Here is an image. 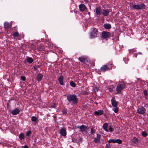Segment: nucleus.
I'll return each instance as SVG.
<instances>
[{
	"instance_id": "obj_1",
	"label": "nucleus",
	"mask_w": 148,
	"mask_h": 148,
	"mask_svg": "<svg viewBox=\"0 0 148 148\" xmlns=\"http://www.w3.org/2000/svg\"><path fill=\"white\" fill-rule=\"evenodd\" d=\"M67 99L69 103L72 101L73 103L75 105L77 104L78 101V99L75 95H69L67 96Z\"/></svg>"
},
{
	"instance_id": "obj_2",
	"label": "nucleus",
	"mask_w": 148,
	"mask_h": 148,
	"mask_svg": "<svg viewBox=\"0 0 148 148\" xmlns=\"http://www.w3.org/2000/svg\"><path fill=\"white\" fill-rule=\"evenodd\" d=\"M98 32L97 29L96 28L92 29L90 34V38H93L97 37V35L98 34Z\"/></svg>"
},
{
	"instance_id": "obj_3",
	"label": "nucleus",
	"mask_w": 148,
	"mask_h": 148,
	"mask_svg": "<svg viewBox=\"0 0 148 148\" xmlns=\"http://www.w3.org/2000/svg\"><path fill=\"white\" fill-rule=\"evenodd\" d=\"M125 87L124 84H119L117 85L116 90V93L117 94H121L122 90L124 89Z\"/></svg>"
},
{
	"instance_id": "obj_4",
	"label": "nucleus",
	"mask_w": 148,
	"mask_h": 148,
	"mask_svg": "<svg viewBox=\"0 0 148 148\" xmlns=\"http://www.w3.org/2000/svg\"><path fill=\"white\" fill-rule=\"evenodd\" d=\"M145 5L144 3H142L140 4L134 5L133 6V8L134 9L138 10L145 9Z\"/></svg>"
},
{
	"instance_id": "obj_5",
	"label": "nucleus",
	"mask_w": 148,
	"mask_h": 148,
	"mask_svg": "<svg viewBox=\"0 0 148 148\" xmlns=\"http://www.w3.org/2000/svg\"><path fill=\"white\" fill-rule=\"evenodd\" d=\"M89 128L88 126H86L84 125H82L79 127V131L84 134H87V131Z\"/></svg>"
},
{
	"instance_id": "obj_6",
	"label": "nucleus",
	"mask_w": 148,
	"mask_h": 148,
	"mask_svg": "<svg viewBox=\"0 0 148 148\" xmlns=\"http://www.w3.org/2000/svg\"><path fill=\"white\" fill-rule=\"evenodd\" d=\"M146 110L143 106L138 107L137 110V112L139 114L143 115L145 113Z\"/></svg>"
},
{
	"instance_id": "obj_7",
	"label": "nucleus",
	"mask_w": 148,
	"mask_h": 148,
	"mask_svg": "<svg viewBox=\"0 0 148 148\" xmlns=\"http://www.w3.org/2000/svg\"><path fill=\"white\" fill-rule=\"evenodd\" d=\"M112 68V66H110L109 64L105 65L103 66L100 68L101 70L103 72H105L106 71L109 70Z\"/></svg>"
},
{
	"instance_id": "obj_8",
	"label": "nucleus",
	"mask_w": 148,
	"mask_h": 148,
	"mask_svg": "<svg viewBox=\"0 0 148 148\" xmlns=\"http://www.w3.org/2000/svg\"><path fill=\"white\" fill-rule=\"evenodd\" d=\"M110 36V34L108 32L103 31L101 33V37L104 39L108 38Z\"/></svg>"
},
{
	"instance_id": "obj_9",
	"label": "nucleus",
	"mask_w": 148,
	"mask_h": 148,
	"mask_svg": "<svg viewBox=\"0 0 148 148\" xmlns=\"http://www.w3.org/2000/svg\"><path fill=\"white\" fill-rule=\"evenodd\" d=\"M115 98L113 97L111 100V104L114 107H116L118 105V102L115 100Z\"/></svg>"
},
{
	"instance_id": "obj_10",
	"label": "nucleus",
	"mask_w": 148,
	"mask_h": 148,
	"mask_svg": "<svg viewBox=\"0 0 148 148\" xmlns=\"http://www.w3.org/2000/svg\"><path fill=\"white\" fill-rule=\"evenodd\" d=\"M20 112V110L19 109L16 108L14 109L11 112V113L14 115H17Z\"/></svg>"
},
{
	"instance_id": "obj_11",
	"label": "nucleus",
	"mask_w": 148,
	"mask_h": 148,
	"mask_svg": "<svg viewBox=\"0 0 148 148\" xmlns=\"http://www.w3.org/2000/svg\"><path fill=\"white\" fill-rule=\"evenodd\" d=\"M110 10H108L104 9L102 12V14L104 16H107L108 15L109 12H110Z\"/></svg>"
},
{
	"instance_id": "obj_12",
	"label": "nucleus",
	"mask_w": 148,
	"mask_h": 148,
	"mask_svg": "<svg viewBox=\"0 0 148 148\" xmlns=\"http://www.w3.org/2000/svg\"><path fill=\"white\" fill-rule=\"evenodd\" d=\"M60 133L62 136H65L66 134V130L64 128H62L60 130Z\"/></svg>"
},
{
	"instance_id": "obj_13",
	"label": "nucleus",
	"mask_w": 148,
	"mask_h": 148,
	"mask_svg": "<svg viewBox=\"0 0 148 148\" xmlns=\"http://www.w3.org/2000/svg\"><path fill=\"white\" fill-rule=\"evenodd\" d=\"M94 114L95 115L99 116L103 114V111L102 110H99L97 111H95Z\"/></svg>"
},
{
	"instance_id": "obj_14",
	"label": "nucleus",
	"mask_w": 148,
	"mask_h": 148,
	"mask_svg": "<svg viewBox=\"0 0 148 148\" xmlns=\"http://www.w3.org/2000/svg\"><path fill=\"white\" fill-rule=\"evenodd\" d=\"M102 11L101 8L99 7H98L96 8V14L97 15H100L101 14Z\"/></svg>"
},
{
	"instance_id": "obj_15",
	"label": "nucleus",
	"mask_w": 148,
	"mask_h": 148,
	"mask_svg": "<svg viewBox=\"0 0 148 148\" xmlns=\"http://www.w3.org/2000/svg\"><path fill=\"white\" fill-rule=\"evenodd\" d=\"M79 8L80 11H83L85 10L86 8L85 5L83 4H81L79 5Z\"/></svg>"
},
{
	"instance_id": "obj_16",
	"label": "nucleus",
	"mask_w": 148,
	"mask_h": 148,
	"mask_svg": "<svg viewBox=\"0 0 148 148\" xmlns=\"http://www.w3.org/2000/svg\"><path fill=\"white\" fill-rule=\"evenodd\" d=\"M78 59L81 62L83 63H85L86 59L84 56H82L78 58Z\"/></svg>"
},
{
	"instance_id": "obj_17",
	"label": "nucleus",
	"mask_w": 148,
	"mask_h": 148,
	"mask_svg": "<svg viewBox=\"0 0 148 148\" xmlns=\"http://www.w3.org/2000/svg\"><path fill=\"white\" fill-rule=\"evenodd\" d=\"M43 77V75L41 74H38L37 75L36 79L38 82L41 81Z\"/></svg>"
},
{
	"instance_id": "obj_18",
	"label": "nucleus",
	"mask_w": 148,
	"mask_h": 148,
	"mask_svg": "<svg viewBox=\"0 0 148 148\" xmlns=\"http://www.w3.org/2000/svg\"><path fill=\"white\" fill-rule=\"evenodd\" d=\"M103 27L106 29H109L111 28V25L110 24L108 23H105L103 25Z\"/></svg>"
},
{
	"instance_id": "obj_19",
	"label": "nucleus",
	"mask_w": 148,
	"mask_h": 148,
	"mask_svg": "<svg viewBox=\"0 0 148 148\" xmlns=\"http://www.w3.org/2000/svg\"><path fill=\"white\" fill-rule=\"evenodd\" d=\"M108 125V123H105L103 124V129L107 132H108V130L107 129V127Z\"/></svg>"
},
{
	"instance_id": "obj_20",
	"label": "nucleus",
	"mask_w": 148,
	"mask_h": 148,
	"mask_svg": "<svg viewBox=\"0 0 148 148\" xmlns=\"http://www.w3.org/2000/svg\"><path fill=\"white\" fill-rule=\"evenodd\" d=\"M64 77L63 75H61L60 76L58 79V81L60 83H63V79Z\"/></svg>"
},
{
	"instance_id": "obj_21",
	"label": "nucleus",
	"mask_w": 148,
	"mask_h": 148,
	"mask_svg": "<svg viewBox=\"0 0 148 148\" xmlns=\"http://www.w3.org/2000/svg\"><path fill=\"white\" fill-rule=\"evenodd\" d=\"M27 61L29 63H32L34 61L32 58L31 57H28L27 58Z\"/></svg>"
},
{
	"instance_id": "obj_22",
	"label": "nucleus",
	"mask_w": 148,
	"mask_h": 148,
	"mask_svg": "<svg viewBox=\"0 0 148 148\" xmlns=\"http://www.w3.org/2000/svg\"><path fill=\"white\" fill-rule=\"evenodd\" d=\"M24 135L23 133H21L19 136V138L21 140H22L24 138Z\"/></svg>"
},
{
	"instance_id": "obj_23",
	"label": "nucleus",
	"mask_w": 148,
	"mask_h": 148,
	"mask_svg": "<svg viewBox=\"0 0 148 148\" xmlns=\"http://www.w3.org/2000/svg\"><path fill=\"white\" fill-rule=\"evenodd\" d=\"M122 141L119 139H115V143H116L119 144H121L122 143Z\"/></svg>"
},
{
	"instance_id": "obj_24",
	"label": "nucleus",
	"mask_w": 148,
	"mask_h": 148,
	"mask_svg": "<svg viewBox=\"0 0 148 148\" xmlns=\"http://www.w3.org/2000/svg\"><path fill=\"white\" fill-rule=\"evenodd\" d=\"M49 106V107L51 108H55L56 107V104L54 103L50 104Z\"/></svg>"
},
{
	"instance_id": "obj_25",
	"label": "nucleus",
	"mask_w": 148,
	"mask_h": 148,
	"mask_svg": "<svg viewBox=\"0 0 148 148\" xmlns=\"http://www.w3.org/2000/svg\"><path fill=\"white\" fill-rule=\"evenodd\" d=\"M38 48L41 51H43L44 50V47L43 46H39L38 47Z\"/></svg>"
},
{
	"instance_id": "obj_26",
	"label": "nucleus",
	"mask_w": 148,
	"mask_h": 148,
	"mask_svg": "<svg viewBox=\"0 0 148 148\" xmlns=\"http://www.w3.org/2000/svg\"><path fill=\"white\" fill-rule=\"evenodd\" d=\"M31 120L32 121L36 122L37 120V118L36 116H32L31 117Z\"/></svg>"
},
{
	"instance_id": "obj_27",
	"label": "nucleus",
	"mask_w": 148,
	"mask_h": 148,
	"mask_svg": "<svg viewBox=\"0 0 148 148\" xmlns=\"http://www.w3.org/2000/svg\"><path fill=\"white\" fill-rule=\"evenodd\" d=\"M142 135L144 137H146L147 135L148 134L145 131H143L142 132Z\"/></svg>"
},
{
	"instance_id": "obj_28",
	"label": "nucleus",
	"mask_w": 148,
	"mask_h": 148,
	"mask_svg": "<svg viewBox=\"0 0 148 148\" xmlns=\"http://www.w3.org/2000/svg\"><path fill=\"white\" fill-rule=\"evenodd\" d=\"M138 141V139L135 137H134L133 138V142L135 143H136Z\"/></svg>"
},
{
	"instance_id": "obj_29",
	"label": "nucleus",
	"mask_w": 148,
	"mask_h": 148,
	"mask_svg": "<svg viewBox=\"0 0 148 148\" xmlns=\"http://www.w3.org/2000/svg\"><path fill=\"white\" fill-rule=\"evenodd\" d=\"M93 89L94 91L96 92L99 90V88L97 86H95L93 88Z\"/></svg>"
},
{
	"instance_id": "obj_30",
	"label": "nucleus",
	"mask_w": 148,
	"mask_h": 148,
	"mask_svg": "<svg viewBox=\"0 0 148 148\" xmlns=\"http://www.w3.org/2000/svg\"><path fill=\"white\" fill-rule=\"evenodd\" d=\"M108 142L109 143H115V139H110L108 141Z\"/></svg>"
},
{
	"instance_id": "obj_31",
	"label": "nucleus",
	"mask_w": 148,
	"mask_h": 148,
	"mask_svg": "<svg viewBox=\"0 0 148 148\" xmlns=\"http://www.w3.org/2000/svg\"><path fill=\"white\" fill-rule=\"evenodd\" d=\"M13 35L14 37H18L19 34L17 32H15L13 33Z\"/></svg>"
},
{
	"instance_id": "obj_32",
	"label": "nucleus",
	"mask_w": 148,
	"mask_h": 148,
	"mask_svg": "<svg viewBox=\"0 0 148 148\" xmlns=\"http://www.w3.org/2000/svg\"><path fill=\"white\" fill-rule=\"evenodd\" d=\"M32 132L30 130L26 132V136H29L31 134Z\"/></svg>"
},
{
	"instance_id": "obj_33",
	"label": "nucleus",
	"mask_w": 148,
	"mask_h": 148,
	"mask_svg": "<svg viewBox=\"0 0 148 148\" xmlns=\"http://www.w3.org/2000/svg\"><path fill=\"white\" fill-rule=\"evenodd\" d=\"M63 114H67V111L66 109H64L62 111Z\"/></svg>"
},
{
	"instance_id": "obj_34",
	"label": "nucleus",
	"mask_w": 148,
	"mask_h": 148,
	"mask_svg": "<svg viewBox=\"0 0 148 148\" xmlns=\"http://www.w3.org/2000/svg\"><path fill=\"white\" fill-rule=\"evenodd\" d=\"M95 133V130L92 127L91 129L90 133L91 134H93V133Z\"/></svg>"
},
{
	"instance_id": "obj_35",
	"label": "nucleus",
	"mask_w": 148,
	"mask_h": 148,
	"mask_svg": "<svg viewBox=\"0 0 148 148\" xmlns=\"http://www.w3.org/2000/svg\"><path fill=\"white\" fill-rule=\"evenodd\" d=\"M143 94L145 96H147L148 95V94L146 90H143Z\"/></svg>"
},
{
	"instance_id": "obj_36",
	"label": "nucleus",
	"mask_w": 148,
	"mask_h": 148,
	"mask_svg": "<svg viewBox=\"0 0 148 148\" xmlns=\"http://www.w3.org/2000/svg\"><path fill=\"white\" fill-rule=\"evenodd\" d=\"M89 93L88 92L86 91H84L82 92V94L84 95H88Z\"/></svg>"
},
{
	"instance_id": "obj_37",
	"label": "nucleus",
	"mask_w": 148,
	"mask_h": 148,
	"mask_svg": "<svg viewBox=\"0 0 148 148\" xmlns=\"http://www.w3.org/2000/svg\"><path fill=\"white\" fill-rule=\"evenodd\" d=\"M109 130L111 132H112L114 130L113 128L112 127L111 125L109 126Z\"/></svg>"
},
{
	"instance_id": "obj_38",
	"label": "nucleus",
	"mask_w": 148,
	"mask_h": 148,
	"mask_svg": "<svg viewBox=\"0 0 148 148\" xmlns=\"http://www.w3.org/2000/svg\"><path fill=\"white\" fill-rule=\"evenodd\" d=\"M97 138L98 139V140H100L101 138V135L99 134H97Z\"/></svg>"
},
{
	"instance_id": "obj_39",
	"label": "nucleus",
	"mask_w": 148,
	"mask_h": 148,
	"mask_svg": "<svg viewBox=\"0 0 148 148\" xmlns=\"http://www.w3.org/2000/svg\"><path fill=\"white\" fill-rule=\"evenodd\" d=\"M114 108V111L115 113H117L119 111V108L117 107H115Z\"/></svg>"
},
{
	"instance_id": "obj_40",
	"label": "nucleus",
	"mask_w": 148,
	"mask_h": 148,
	"mask_svg": "<svg viewBox=\"0 0 148 148\" xmlns=\"http://www.w3.org/2000/svg\"><path fill=\"white\" fill-rule=\"evenodd\" d=\"M38 67H40V66H34V68L35 71H37L38 70Z\"/></svg>"
},
{
	"instance_id": "obj_41",
	"label": "nucleus",
	"mask_w": 148,
	"mask_h": 148,
	"mask_svg": "<svg viewBox=\"0 0 148 148\" xmlns=\"http://www.w3.org/2000/svg\"><path fill=\"white\" fill-rule=\"evenodd\" d=\"M21 79L23 81H25L26 80V78L25 76H21Z\"/></svg>"
},
{
	"instance_id": "obj_42",
	"label": "nucleus",
	"mask_w": 148,
	"mask_h": 148,
	"mask_svg": "<svg viewBox=\"0 0 148 148\" xmlns=\"http://www.w3.org/2000/svg\"><path fill=\"white\" fill-rule=\"evenodd\" d=\"M99 140H98V139L96 138H94V141L96 143Z\"/></svg>"
},
{
	"instance_id": "obj_43",
	"label": "nucleus",
	"mask_w": 148,
	"mask_h": 148,
	"mask_svg": "<svg viewBox=\"0 0 148 148\" xmlns=\"http://www.w3.org/2000/svg\"><path fill=\"white\" fill-rule=\"evenodd\" d=\"M111 146L109 144H107L106 145V148H109Z\"/></svg>"
},
{
	"instance_id": "obj_44",
	"label": "nucleus",
	"mask_w": 148,
	"mask_h": 148,
	"mask_svg": "<svg viewBox=\"0 0 148 148\" xmlns=\"http://www.w3.org/2000/svg\"><path fill=\"white\" fill-rule=\"evenodd\" d=\"M109 64V65L110 66H112V65H113L112 63V62H109L107 64Z\"/></svg>"
},
{
	"instance_id": "obj_45",
	"label": "nucleus",
	"mask_w": 148,
	"mask_h": 148,
	"mask_svg": "<svg viewBox=\"0 0 148 148\" xmlns=\"http://www.w3.org/2000/svg\"><path fill=\"white\" fill-rule=\"evenodd\" d=\"M71 86L73 87H75L76 86V84H70Z\"/></svg>"
},
{
	"instance_id": "obj_46",
	"label": "nucleus",
	"mask_w": 148,
	"mask_h": 148,
	"mask_svg": "<svg viewBox=\"0 0 148 148\" xmlns=\"http://www.w3.org/2000/svg\"><path fill=\"white\" fill-rule=\"evenodd\" d=\"M119 83H125V82L124 81L121 80V81H119Z\"/></svg>"
},
{
	"instance_id": "obj_47",
	"label": "nucleus",
	"mask_w": 148,
	"mask_h": 148,
	"mask_svg": "<svg viewBox=\"0 0 148 148\" xmlns=\"http://www.w3.org/2000/svg\"><path fill=\"white\" fill-rule=\"evenodd\" d=\"M79 127H80V126L79 125H76L75 127V129H77L78 128L79 129Z\"/></svg>"
},
{
	"instance_id": "obj_48",
	"label": "nucleus",
	"mask_w": 148,
	"mask_h": 148,
	"mask_svg": "<svg viewBox=\"0 0 148 148\" xmlns=\"http://www.w3.org/2000/svg\"><path fill=\"white\" fill-rule=\"evenodd\" d=\"M112 81L111 80H110V81H107L106 82V83H112Z\"/></svg>"
},
{
	"instance_id": "obj_49",
	"label": "nucleus",
	"mask_w": 148,
	"mask_h": 148,
	"mask_svg": "<svg viewBox=\"0 0 148 148\" xmlns=\"http://www.w3.org/2000/svg\"><path fill=\"white\" fill-rule=\"evenodd\" d=\"M23 148H28V146L27 145H25L23 147Z\"/></svg>"
},
{
	"instance_id": "obj_50",
	"label": "nucleus",
	"mask_w": 148,
	"mask_h": 148,
	"mask_svg": "<svg viewBox=\"0 0 148 148\" xmlns=\"http://www.w3.org/2000/svg\"><path fill=\"white\" fill-rule=\"evenodd\" d=\"M7 108H8V107L9 106H10V104L7 103Z\"/></svg>"
},
{
	"instance_id": "obj_51",
	"label": "nucleus",
	"mask_w": 148,
	"mask_h": 148,
	"mask_svg": "<svg viewBox=\"0 0 148 148\" xmlns=\"http://www.w3.org/2000/svg\"><path fill=\"white\" fill-rule=\"evenodd\" d=\"M10 102H11V101L9 100L8 101V102H7V103H10Z\"/></svg>"
},
{
	"instance_id": "obj_52",
	"label": "nucleus",
	"mask_w": 148,
	"mask_h": 148,
	"mask_svg": "<svg viewBox=\"0 0 148 148\" xmlns=\"http://www.w3.org/2000/svg\"><path fill=\"white\" fill-rule=\"evenodd\" d=\"M10 100L11 101L12 100H15V99L14 98H11Z\"/></svg>"
},
{
	"instance_id": "obj_53",
	"label": "nucleus",
	"mask_w": 148,
	"mask_h": 148,
	"mask_svg": "<svg viewBox=\"0 0 148 148\" xmlns=\"http://www.w3.org/2000/svg\"><path fill=\"white\" fill-rule=\"evenodd\" d=\"M70 83H75L73 81L70 82Z\"/></svg>"
},
{
	"instance_id": "obj_54",
	"label": "nucleus",
	"mask_w": 148,
	"mask_h": 148,
	"mask_svg": "<svg viewBox=\"0 0 148 148\" xmlns=\"http://www.w3.org/2000/svg\"><path fill=\"white\" fill-rule=\"evenodd\" d=\"M140 83H142L143 82H144L143 81H140Z\"/></svg>"
},
{
	"instance_id": "obj_55",
	"label": "nucleus",
	"mask_w": 148,
	"mask_h": 148,
	"mask_svg": "<svg viewBox=\"0 0 148 148\" xmlns=\"http://www.w3.org/2000/svg\"><path fill=\"white\" fill-rule=\"evenodd\" d=\"M139 54H142V53L140 52H139Z\"/></svg>"
},
{
	"instance_id": "obj_56",
	"label": "nucleus",
	"mask_w": 148,
	"mask_h": 148,
	"mask_svg": "<svg viewBox=\"0 0 148 148\" xmlns=\"http://www.w3.org/2000/svg\"><path fill=\"white\" fill-rule=\"evenodd\" d=\"M61 84V85H63V84Z\"/></svg>"
},
{
	"instance_id": "obj_57",
	"label": "nucleus",
	"mask_w": 148,
	"mask_h": 148,
	"mask_svg": "<svg viewBox=\"0 0 148 148\" xmlns=\"http://www.w3.org/2000/svg\"><path fill=\"white\" fill-rule=\"evenodd\" d=\"M67 105H69V103H68V104H67Z\"/></svg>"
},
{
	"instance_id": "obj_58",
	"label": "nucleus",
	"mask_w": 148,
	"mask_h": 148,
	"mask_svg": "<svg viewBox=\"0 0 148 148\" xmlns=\"http://www.w3.org/2000/svg\"><path fill=\"white\" fill-rule=\"evenodd\" d=\"M88 14H89L90 13V12H88Z\"/></svg>"
}]
</instances>
